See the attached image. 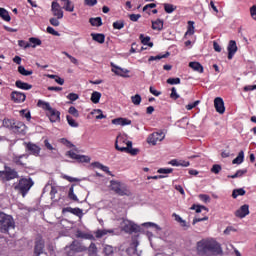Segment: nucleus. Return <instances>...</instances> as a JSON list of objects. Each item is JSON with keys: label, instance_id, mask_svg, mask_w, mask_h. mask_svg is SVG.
<instances>
[{"label": "nucleus", "instance_id": "obj_1", "mask_svg": "<svg viewBox=\"0 0 256 256\" xmlns=\"http://www.w3.org/2000/svg\"><path fill=\"white\" fill-rule=\"evenodd\" d=\"M197 253L200 256L223 255L221 244L213 239H202L197 242Z\"/></svg>", "mask_w": 256, "mask_h": 256}, {"label": "nucleus", "instance_id": "obj_2", "mask_svg": "<svg viewBox=\"0 0 256 256\" xmlns=\"http://www.w3.org/2000/svg\"><path fill=\"white\" fill-rule=\"evenodd\" d=\"M11 229H15L13 216L0 212V233L9 234Z\"/></svg>", "mask_w": 256, "mask_h": 256}, {"label": "nucleus", "instance_id": "obj_3", "mask_svg": "<svg viewBox=\"0 0 256 256\" xmlns=\"http://www.w3.org/2000/svg\"><path fill=\"white\" fill-rule=\"evenodd\" d=\"M35 185L33 179L29 178H21L17 184H14V190L20 193L22 197H26L27 193L31 191V187Z\"/></svg>", "mask_w": 256, "mask_h": 256}, {"label": "nucleus", "instance_id": "obj_4", "mask_svg": "<svg viewBox=\"0 0 256 256\" xmlns=\"http://www.w3.org/2000/svg\"><path fill=\"white\" fill-rule=\"evenodd\" d=\"M64 251L66 256H75L77 253L87 251V247L79 242V240H74L70 245L65 246Z\"/></svg>", "mask_w": 256, "mask_h": 256}, {"label": "nucleus", "instance_id": "obj_5", "mask_svg": "<svg viewBox=\"0 0 256 256\" xmlns=\"http://www.w3.org/2000/svg\"><path fill=\"white\" fill-rule=\"evenodd\" d=\"M110 189L111 191H114L116 195H119L120 197H124L125 195L129 197L131 195V192L127 188V185H125L123 182H119L117 180H111L110 181Z\"/></svg>", "mask_w": 256, "mask_h": 256}, {"label": "nucleus", "instance_id": "obj_6", "mask_svg": "<svg viewBox=\"0 0 256 256\" xmlns=\"http://www.w3.org/2000/svg\"><path fill=\"white\" fill-rule=\"evenodd\" d=\"M0 177L2 181H13V179H19V172L9 166H4V170L0 171Z\"/></svg>", "mask_w": 256, "mask_h": 256}, {"label": "nucleus", "instance_id": "obj_7", "mask_svg": "<svg viewBox=\"0 0 256 256\" xmlns=\"http://www.w3.org/2000/svg\"><path fill=\"white\" fill-rule=\"evenodd\" d=\"M122 231L125 233H129L130 235L132 233H139L141 231V226L133 223L130 220H123L121 223Z\"/></svg>", "mask_w": 256, "mask_h": 256}, {"label": "nucleus", "instance_id": "obj_8", "mask_svg": "<svg viewBox=\"0 0 256 256\" xmlns=\"http://www.w3.org/2000/svg\"><path fill=\"white\" fill-rule=\"evenodd\" d=\"M66 155L70 157V159H75L78 163H89L91 161L89 156L79 155L71 150L66 152Z\"/></svg>", "mask_w": 256, "mask_h": 256}, {"label": "nucleus", "instance_id": "obj_9", "mask_svg": "<svg viewBox=\"0 0 256 256\" xmlns=\"http://www.w3.org/2000/svg\"><path fill=\"white\" fill-rule=\"evenodd\" d=\"M165 139V134L163 132H154L150 134L147 141L150 145H157L158 141H163Z\"/></svg>", "mask_w": 256, "mask_h": 256}, {"label": "nucleus", "instance_id": "obj_10", "mask_svg": "<svg viewBox=\"0 0 256 256\" xmlns=\"http://www.w3.org/2000/svg\"><path fill=\"white\" fill-rule=\"evenodd\" d=\"M24 145L29 155H34V157H39V153H41V147L31 142H28V143L25 142Z\"/></svg>", "mask_w": 256, "mask_h": 256}, {"label": "nucleus", "instance_id": "obj_11", "mask_svg": "<svg viewBox=\"0 0 256 256\" xmlns=\"http://www.w3.org/2000/svg\"><path fill=\"white\" fill-rule=\"evenodd\" d=\"M51 12L54 17L57 19H63V9L58 2H52Z\"/></svg>", "mask_w": 256, "mask_h": 256}, {"label": "nucleus", "instance_id": "obj_12", "mask_svg": "<svg viewBox=\"0 0 256 256\" xmlns=\"http://www.w3.org/2000/svg\"><path fill=\"white\" fill-rule=\"evenodd\" d=\"M27 129V126L25 123L20 121H15L14 126H12L13 133H16L18 135H25V131Z\"/></svg>", "mask_w": 256, "mask_h": 256}, {"label": "nucleus", "instance_id": "obj_13", "mask_svg": "<svg viewBox=\"0 0 256 256\" xmlns=\"http://www.w3.org/2000/svg\"><path fill=\"white\" fill-rule=\"evenodd\" d=\"M45 251V241L43 239L36 240L34 246V255L39 256L43 255Z\"/></svg>", "mask_w": 256, "mask_h": 256}, {"label": "nucleus", "instance_id": "obj_14", "mask_svg": "<svg viewBox=\"0 0 256 256\" xmlns=\"http://www.w3.org/2000/svg\"><path fill=\"white\" fill-rule=\"evenodd\" d=\"M25 99H27V96L23 92L13 91L11 93V100L14 103H24Z\"/></svg>", "mask_w": 256, "mask_h": 256}, {"label": "nucleus", "instance_id": "obj_15", "mask_svg": "<svg viewBox=\"0 0 256 256\" xmlns=\"http://www.w3.org/2000/svg\"><path fill=\"white\" fill-rule=\"evenodd\" d=\"M214 107L217 111V113H220V115H223L225 113V102L223 101V98L217 97L214 99Z\"/></svg>", "mask_w": 256, "mask_h": 256}, {"label": "nucleus", "instance_id": "obj_16", "mask_svg": "<svg viewBox=\"0 0 256 256\" xmlns=\"http://www.w3.org/2000/svg\"><path fill=\"white\" fill-rule=\"evenodd\" d=\"M119 139H123V137L117 136V138H116L115 149L117 151H121V153H124L125 151H129L133 147V142L132 141H127L126 142V146L127 147L119 146Z\"/></svg>", "mask_w": 256, "mask_h": 256}, {"label": "nucleus", "instance_id": "obj_17", "mask_svg": "<svg viewBox=\"0 0 256 256\" xmlns=\"http://www.w3.org/2000/svg\"><path fill=\"white\" fill-rule=\"evenodd\" d=\"M227 50H228V59L229 60L233 59V57L237 53V42H235V40H230Z\"/></svg>", "mask_w": 256, "mask_h": 256}, {"label": "nucleus", "instance_id": "obj_18", "mask_svg": "<svg viewBox=\"0 0 256 256\" xmlns=\"http://www.w3.org/2000/svg\"><path fill=\"white\" fill-rule=\"evenodd\" d=\"M137 247H139V241L134 240L131 244L130 247L126 249V253L129 256H133V255H137V256H141V254H139L137 252Z\"/></svg>", "mask_w": 256, "mask_h": 256}, {"label": "nucleus", "instance_id": "obj_19", "mask_svg": "<svg viewBox=\"0 0 256 256\" xmlns=\"http://www.w3.org/2000/svg\"><path fill=\"white\" fill-rule=\"evenodd\" d=\"M112 72L115 73V75H119L120 77H129V75H126V73H129V70L123 69L114 63H111Z\"/></svg>", "mask_w": 256, "mask_h": 256}, {"label": "nucleus", "instance_id": "obj_20", "mask_svg": "<svg viewBox=\"0 0 256 256\" xmlns=\"http://www.w3.org/2000/svg\"><path fill=\"white\" fill-rule=\"evenodd\" d=\"M62 213H72V215H76V217H83V210L81 208H72V207H66L62 209Z\"/></svg>", "mask_w": 256, "mask_h": 256}, {"label": "nucleus", "instance_id": "obj_21", "mask_svg": "<svg viewBox=\"0 0 256 256\" xmlns=\"http://www.w3.org/2000/svg\"><path fill=\"white\" fill-rule=\"evenodd\" d=\"M236 217H239V219H243L249 215V205L244 204L235 212Z\"/></svg>", "mask_w": 256, "mask_h": 256}, {"label": "nucleus", "instance_id": "obj_22", "mask_svg": "<svg viewBox=\"0 0 256 256\" xmlns=\"http://www.w3.org/2000/svg\"><path fill=\"white\" fill-rule=\"evenodd\" d=\"M48 116L51 123H57V121H61V112L55 110L54 108L48 112Z\"/></svg>", "mask_w": 256, "mask_h": 256}, {"label": "nucleus", "instance_id": "obj_23", "mask_svg": "<svg viewBox=\"0 0 256 256\" xmlns=\"http://www.w3.org/2000/svg\"><path fill=\"white\" fill-rule=\"evenodd\" d=\"M113 125H121L122 127H125V125H131V120L127 118H115L112 120Z\"/></svg>", "mask_w": 256, "mask_h": 256}, {"label": "nucleus", "instance_id": "obj_24", "mask_svg": "<svg viewBox=\"0 0 256 256\" xmlns=\"http://www.w3.org/2000/svg\"><path fill=\"white\" fill-rule=\"evenodd\" d=\"M15 86L18 88V89H23L24 91H29V89H33V85L27 83V82H23L21 80H17L15 82Z\"/></svg>", "mask_w": 256, "mask_h": 256}, {"label": "nucleus", "instance_id": "obj_25", "mask_svg": "<svg viewBox=\"0 0 256 256\" xmlns=\"http://www.w3.org/2000/svg\"><path fill=\"white\" fill-rule=\"evenodd\" d=\"M28 159L29 158V154H22V155H14L12 160L13 163H15L16 165H21L22 167H24L25 163H23V161H21V159Z\"/></svg>", "mask_w": 256, "mask_h": 256}, {"label": "nucleus", "instance_id": "obj_26", "mask_svg": "<svg viewBox=\"0 0 256 256\" xmlns=\"http://www.w3.org/2000/svg\"><path fill=\"white\" fill-rule=\"evenodd\" d=\"M75 187H77V184H72L69 192H68V199H70V201H75L76 203L79 202V198H77V195H75Z\"/></svg>", "mask_w": 256, "mask_h": 256}, {"label": "nucleus", "instance_id": "obj_27", "mask_svg": "<svg viewBox=\"0 0 256 256\" xmlns=\"http://www.w3.org/2000/svg\"><path fill=\"white\" fill-rule=\"evenodd\" d=\"M37 107H41L42 109H44V111H48V113L53 111V107H51V104L43 100H38Z\"/></svg>", "mask_w": 256, "mask_h": 256}, {"label": "nucleus", "instance_id": "obj_28", "mask_svg": "<svg viewBox=\"0 0 256 256\" xmlns=\"http://www.w3.org/2000/svg\"><path fill=\"white\" fill-rule=\"evenodd\" d=\"M91 37H92L93 41H96V43H100L101 45H102V43H105V34L92 33Z\"/></svg>", "mask_w": 256, "mask_h": 256}, {"label": "nucleus", "instance_id": "obj_29", "mask_svg": "<svg viewBox=\"0 0 256 256\" xmlns=\"http://www.w3.org/2000/svg\"><path fill=\"white\" fill-rule=\"evenodd\" d=\"M245 159V152L241 150L238 156L232 161L233 165H241Z\"/></svg>", "mask_w": 256, "mask_h": 256}, {"label": "nucleus", "instance_id": "obj_30", "mask_svg": "<svg viewBox=\"0 0 256 256\" xmlns=\"http://www.w3.org/2000/svg\"><path fill=\"white\" fill-rule=\"evenodd\" d=\"M171 55L170 52H166L165 54H158L157 56H150L148 61H161V59H167Z\"/></svg>", "mask_w": 256, "mask_h": 256}, {"label": "nucleus", "instance_id": "obj_31", "mask_svg": "<svg viewBox=\"0 0 256 256\" xmlns=\"http://www.w3.org/2000/svg\"><path fill=\"white\" fill-rule=\"evenodd\" d=\"M152 29L154 31H163V20L157 19L156 21H152Z\"/></svg>", "mask_w": 256, "mask_h": 256}, {"label": "nucleus", "instance_id": "obj_32", "mask_svg": "<svg viewBox=\"0 0 256 256\" xmlns=\"http://www.w3.org/2000/svg\"><path fill=\"white\" fill-rule=\"evenodd\" d=\"M189 67L193 69V71H197L198 73H203V65L199 62H190Z\"/></svg>", "mask_w": 256, "mask_h": 256}, {"label": "nucleus", "instance_id": "obj_33", "mask_svg": "<svg viewBox=\"0 0 256 256\" xmlns=\"http://www.w3.org/2000/svg\"><path fill=\"white\" fill-rule=\"evenodd\" d=\"M76 237L77 239H93V235L92 234H89V233H85L81 230H77L76 231Z\"/></svg>", "mask_w": 256, "mask_h": 256}, {"label": "nucleus", "instance_id": "obj_34", "mask_svg": "<svg viewBox=\"0 0 256 256\" xmlns=\"http://www.w3.org/2000/svg\"><path fill=\"white\" fill-rule=\"evenodd\" d=\"M89 23L92 25V27H101V25H103V20L101 17L90 18Z\"/></svg>", "mask_w": 256, "mask_h": 256}, {"label": "nucleus", "instance_id": "obj_35", "mask_svg": "<svg viewBox=\"0 0 256 256\" xmlns=\"http://www.w3.org/2000/svg\"><path fill=\"white\" fill-rule=\"evenodd\" d=\"M18 73L20 75H23V77H29V75H33V70H27L25 69V66H18Z\"/></svg>", "mask_w": 256, "mask_h": 256}, {"label": "nucleus", "instance_id": "obj_36", "mask_svg": "<svg viewBox=\"0 0 256 256\" xmlns=\"http://www.w3.org/2000/svg\"><path fill=\"white\" fill-rule=\"evenodd\" d=\"M0 17L3 19V21H11V16L9 15V11H7L5 8H0Z\"/></svg>", "mask_w": 256, "mask_h": 256}, {"label": "nucleus", "instance_id": "obj_37", "mask_svg": "<svg viewBox=\"0 0 256 256\" xmlns=\"http://www.w3.org/2000/svg\"><path fill=\"white\" fill-rule=\"evenodd\" d=\"M64 3L63 9H65V11H68L69 13H73V11H75V5H73L71 0H66Z\"/></svg>", "mask_w": 256, "mask_h": 256}, {"label": "nucleus", "instance_id": "obj_38", "mask_svg": "<svg viewBox=\"0 0 256 256\" xmlns=\"http://www.w3.org/2000/svg\"><path fill=\"white\" fill-rule=\"evenodd\" d=\"M103 253L106 256H113V253H115V248H113V246H111V245L106 244V245H104Z\"/></svg>", "mask_w": 256, "mask_h": 256}, {"label": "nucleus", "instance_id": "obj_39", "mask_svg": "<svg viewBox=\"0 0 256 256\" xmlns=\"http://www.w3.org/2000/svg\"><path fill=\"white\" fill-rule=\"evenodd\" d=\"M107 233H114V230L113 229H103V230H98L96 232V238L97 239H101V237H105V235H107Z\"/></svg>", "mask_w": 256, "mask_h": 256}, {"label": "nucleus", "instance_id": "obj_40", "mask_svg": "<svg viewBox=\"0 0 256 256\" xmlns=\"http://www.w3.org/2000/svg\"><path fill=\"white\" fill-rule=\"evenodd\" d=\"M2 125L3 127H6V129H10L12 131L13 126L15 125V120L4 119Z\"/></svg>", "mask_w": 256, "mask_h": 256}, {"label": "nucleus", "instance_id": "obj_41", "mask_svg": "<svg viewBox=\"0 0 256 256\" xmlns=\"http://www.w3.org/2000/svg\"><path fill=\"white\" fill-rule=\"evenodd\" d=\"M246 191L243 188L234 189L232 192L233 199H237V197L245 195Z\"/></svg>", "mask_w": 256, "mask_h": 256}, {"label": "nucleus", "instance_id": "obj_42", "mask_svg": "<svg viewBox=\"0 0 256 256\" xmlns=\"http://www.w3.org/2000/svg\"><path fill=\"white\" fill-rule=\"evenodd\" d=\"M247 173V169L244 170H237L235 174L228 175V179H237V177H243Z\"/></svg>", "mask_w": 256, "mask_h": 256}, {"label": "nucleus", "instance_id": "obj_43", "mask_svg": "<svg viewBox=\"0 0 256 256\" xmlns=\"http://www.w3.org/2000/svg\"><path fill=\"white\" fill-rule=\"evenodd\" d=\"M91 101L95 104L99 103V101H101V93L94 91L91 95Z\"/></svg>", "mask_w": 256, "mask_h": 256}, {"label": "nucleus", "instance_id": "obj_44", "mask_svg": "<svg viewBox=\"0 0 256 256\" xmlns=\"http://www.w3.org/2000/svg\"><path fill=\"white\" fill-rule=\"evenodd\" d=\"M89 256L97 255V245L95 243H91L90 246L87 248Z\"/></svg>", "mask_w": 256, "mask_h": 256}, {"label": "nucleus", "instance_id": "obj_45", "mask_svg": "<svg viewBox=\"0 0 256 256\" xmlns=\"http://www.w3.org/2000/svg\"><path fill=\"white\" fill-rule=\"evenodd\" d=\"M95 165H96V167H98V169H102L104 171V173H107V175H111V177H113V174L111 173V171H109V167H107L99 162H96Z\"/></svg>", "mask_w": 256, "mask_h": 256}, {"label": "nucleus", "instance_id": "obj_46", "mask_svg": "<svg viewBox=\"0 0 256 256\" xmlns=\"http://www.w3.org/2000/svg\"><path fill=\"white\" fill-rule=\"evenodd\" d=\"M175 9H177V6H175L173 4H169V3L164 4V10L166 13H173V11H175Z\"/></svg>", "mask_w": 256, "mask_h": 256}, {"label": "nucleus", "instance_id": "obj_47", "mask_svg": "<svg viewBox=\"0 0 256 256\" xmlns=\"http://www.w3.org/2000/svg\"><path fill=\"white\" fill-rule=\"evenodd\" d=\"M29 42L32 43V45L30 47H33V49H35V47L41 45V39L36 38V37L29 38Z\"/></svg>", "mask_w": 256, "mask_h": 256}, {"label": "nucleus", "instance_id": "obj_48", "mask_svg": "<svg viewBox=\"0 0 256 256\" xmlns=\"http://www.w3.org/2000/svg\"><path fill=\"white\" fill-rule=\"evenodd\" d=\"M188 30L185 33V37H187V35H194L195 33V26H193V21H189L188 22Z\"/></svg>", "mask_w": 256, "mask_h": 256}, {"label": "nucleus", "instance_id": "obj_49", "mask_svg": "<svg viewBox=\"0 0 256 256\" xmlns=\"http://www.w3.org/2000/svg\"><path fill=\"white\" fill-rule=\"evenodd\" d=\"M44 145L48 151H52L53 155H57V149H55L53 145L49 143V140H44Z\"/></svg>", "mask_w": 256, "mask_h": 256}, {"label": "nucleus", "instance_id": "obj_50", "mask_svg": "<svg viewBox=\"0 0 256 256\" xmlns=\"http://www.w3.org/2000/svg\"><path fill=\"white\" fill-rule=\"evenodd\" d=\"M66 119H67V123H68V125H70V127H79V123H77L75 121V119H73V117H71L70 115H67Z\"/></svg>", "mask_w": 256, "mask_h": 256}, {"label": "nucleus", "instance_id": "obj_51", "mask_svg": "<svg viewBox=\"0 0 256 256\" xmlns=\"http://www.w3.org/2000/svg\"><path fill=\"white\" fill-rule=\"evenodd\" d=\"M123 27H125V21H123V20H119V21H116L113 23L114 29L121 30V29H123Z\"/></svg>", "mask_w": 256, "mask_h": 256}, {"label": "nucleus", "instance_id": "obj_52", "mask_svg": "<svg viewBox=\"0 0 256 256\" xmlns=\"http://www.w3.org/2000/svg\"><path fill=\"white\" fill-rule=\"evenodd\" d=\"M166 83H168V85H179L181 83V78H168Z\"/></svg>", "mask_w": 256, "mask_h": 256}, {"label": "nucleus", "instance_id": "obj_53", "mask_svg": "<svg viewBox=\"0 0 256 256\" xmlns=\"http://www.w3.org/2000/svg\"><path fill=\"white\" fill-rule=\"evenodd\" d=\"M131 101L134 105H141V95L136 94L131 97Z\"/></svg>", "mask_w": 256, "mask_h": 256}, {"label": "nucleus", "instance_id": "obj_54", "mask_svg": "<svg viewBox=\"0 0 256 256\" xmlns=\"http://www.w3.org/2000/svg\"><path fill=\"white\" fill-rule=\"evenodd\" d=\"M221 165L219 164H214L211 168V173H214L215 175H219V173H221Z\"/></svg>", "mask_w": 256, "mask_h": 256}, {"label": "nucleus", "instance_id": "obj_55", "mask_svg": "<svg viewBox=\"0 0 256 256\" xmlns=\"http://www.w3.org/2000/svg\"><path fill=\"white\" fill-rule=\"evenodd\" d=\"M139 39H140L142 45H148L149 41H151V37H149V36L145 37V35H143V34H140Z\"/></svg>", "mask_w": 256, "mask_h": 256}, {"label": "nucleus", "instance_id": "obj_56", "mask_svg": "<svg viewBox=\"0 0 256 256\" xmlns=\"http://www.w3.org/2000/svg\"><path fill=\"white\" fill-rule=\"evenodd\" d=\"M46 31H47V33H49L50 35H54V37H61V34L58 33L56 30H54V28L51 27V26H48V27L46 28Z\"/></svg>", "mask_w": 256, "mask_h": 256}, {"label": "nucleus", "instance_id": "obj_57", "mask_svg": "<svg viewBox=\"0 0 256 256\" xmlns=\"http://www.w3.org/2000/svg\"><path fill=\"white\" fill-rule=\"evenodd\" d=\"M50 195H51L52 201L58 202L61 200V197H59L58 199H55V195H57V188H55L53 186L51 187Z\"/></svg>", "mask_w": 256, "mask_h": 256}, {"label": "nucleus", "instance_id": "obj_58", "mask_svg": "<svg viewBox=\"0 0 256 256\" xmlns=\"http://www.w3.org/2000/svg\"><path fill=\"white\" fill-rule=\"evenodd\" d=\"M68 113H70V115H73V117H79V111L77 110V108H75V106H71L68 110Z\"/></svg>", "mask_w": 256, "mask_h": 256}, {"label": "nucleus", "instance_id": "obj_59", "mask_svg": "<svg viewBox=\"0 0 256 256\" xmlns=\"http://www.w3.org/2000/svg\"><path fill=\"white\" fill-rule=\"evenodd\" d=\"M18 45L19 47H23V49H29V47H31V43L26 42L25 40H19Z\"/></svg>", "mask_w": 256, "mask_h": 256}, {"label": "nucleus", "instance_id": "obj_60", "mask_svg": "<svg viewBox=\"0 0 256 256\" xmlns=\"http://www.w3.org/2000/svg\"><path fill=\"white\" fill-rule=\"evenodd\" d=\"M144 227H154L157 231H161V227L153 222H146L143 224Z\"/></svg>", "mask_w": 256, "mask_h": 256}, {"label": "nucleus", "instance_id": "obj_61", "mask_svg": "<svg viewBox=\"0 0 256 256\" xmlns=\"http://www.w3.org/2000/svg\"><path fill=\"white\" fill-rule=\"evenodd\" d=\"M170 97H171V99H174V100L179 99V94H177V89L175 87L171 88Z\"/></svg>", "mask_w": 256, "mask_h": 256}, {"label": "nucleus", "instance_id": "obj_62", "mask_svg": "<svg viewBox=\"0 0 256 256\" xmlns=\"http://www.w3.org/2000/svg\"><path fill=\"white\" fill-rule=\"evenodd\" d=\"M158 173L167 175L169 173H173V168H160L158 169Z\"/></svg>", "mask_w": 256, "mask_h": 256}, {"label": "nucleus", "instance_id": "obj_63", "mask_svg": "<svg viewBox=\"0 0 256 256\" xmlns=\"http://www.w3.org/2000/svg\"><path fill=\"white\" fill-rule=\"evenodd\" d=\"M67 99L70 101H77V99H79V94L70 93L67 95Z\"/></svg>", "mask_w": 256, "mask_h": 256}, {"label": "nucleus", "instance_id": "obj_64", "mask_svg": "<svg viewBox=\"0 0 256 256\" xmlns=\"http://www.w3.org/2000/svg\"><path fill=\"white\" fill-rule=\"evenodd\" d=\"M250 13H251V17L253 19H255L256 21V5H253L251 8H250Z\"/></svg>", "mask_w": 256, "mask_h": 256}]
</instances>
